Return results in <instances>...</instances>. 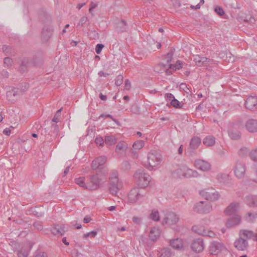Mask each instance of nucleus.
Instances as JSON below:
<instances>
[{
	"mask_svg": "<svg viewBox=\"0 0 257 257\" xmlns=\"http://www.w3.org/2000/svg\"><path fill=\"white\" fill-rule=\"evenodd\" d=\"M122 187V183L118 179L117 172L116 170H112L109 177V190L110 193L116 195Z\"/></svg>",
	"mask_w": 257,
	"mask_h": 257,
	"instance_id": "1",
	"label": "nucleus"
},
{
	"mask_svg": "<svg viewBox=\"0 0 257 257\" xmlns=\"http://www.w3.org/2000/svg\"><path fill=\"white\" fill-rule=\"evenodd\" d=\"M134 177L138 185L142 188L147 187L151 180V177L143 169L137 170Z\"/></svg>",
	"mask_w": 257,
	"mask_h": 257,
	"instance_id": "2",
	"label": "nucleus"
},
{
	"mask_svg": "<svg viewBox=\"0 0 257 257\" xmlns=\"http://www.w3.org/2000/svg\"><path fill=\"white\" fill-rule=\"evenodd\" d=\"M161 161L162 157L160 154L156 151H151L148 154L147 164L145 166L149 170H152L158 166Z\"/></svg>",
	"mask_w": 257,
	"mask_h": 257,
	"instance_id": "3",
	"label": "nucleus"
},
{
	"mask_svg": "<svg viewBox=\"0 0 257 257\" xmlns=\"http://www.w3.org/2000/svg\"><path fill=\"white\" fill-rule=\"evenodd\" d=\"M147 197V192L144 188H134L128 194L130 202L134 203L138 201H143Z\"/></svg>",
	"mask_w": 257,
	"mask_h": 257,
	"instance_id": "4",
	"label": "nucleus"
},
{
	"mask_svg": "<svg viewBox=\"0 0 257 257\" xmlns=\"http://www.w3.org/2000/svg\"><path fill=\"white\" fill-rule=\"evenodd\" d=\"M212 209V205L207 201L197 203L194 207L195 211L199 213H207Z\"/></svg>",
	"mask_w": 257,
	"mask_h": 257,
	"instance_id": "5",
	"label": "nucleus"
},
{
	"mask_svg": "<svg viewBox=\"0 0 257 257\" xmlns=\"http://www.w3.org/2000/svg\"><path fill=\"white\" fill-rule=\"evenodd\" d=\"M200 194L207 200L216 201L218 200L220 195L217 191L212 189H207L202 190Z\"/></svg>",
	"mask_w": 257,
	"mask_h": 257,
	"instance_id": "6",
	"label": "nucleus"
},
{
	"mask_svg": "<svg viewBox=\"0 0 257 257\" xmlns=\"http://www.w3.org/2000/svg\"><path fill=\"white\" fill-rule=\"evenodd\" d=\"M178 216L173 212H169L166 213L163 219L162 224L172 225L176 224L179 221Z\"/></svg>",
	"mask_w": 257,
	"mask_h": 257,
	"instance_id": "7",
	"label": "nucleus"
},
{
	"mask_svg": "<svg viewBox=\"0 0 257 257\" xmlns=\"http://www.w3.org/2000/svg\"><path fill=\"white\" fill-rule=\"evenodd\" d=\"M246 171L245 165L243 162L237 161L234 167V172L235 175L239 179L243 178Z\"/></svg>",
	"mask_w": 257,
	"mask_h": 257,
	"instance_id": "8",
	"label": "nucleus"
},
{
	"mask_svg": "<svg viewBox=\"0 0 257 257\" xmlns=\"http://www.w3.org/2000/svg\"><path fill=\"white\" fill-rule=\"evenodd\" d=\"M240 205L239 202H233L231 203L225 209L224 213L226 215H235L239 211Z\"/></svg>",
	"mask_w": 257,
	"mask_h": 257,
	"instance_id": "9",
	"label": "nucleus"
},
{
	"mask_svg": "<svg viewBox=\"0 0 257 257\" xmlns=\"http://www.w3.org/2000/svg\"><path fill=\"white\" fill-rule=\"evenodd\" d=\"M234 245L236 248L241 251L247 250L249 246L247 240L241 236H239L238 238L235 240Z\"/></svg>",
	"mask_w": 257,
	"mask_h": 257,
	"instance_id": "10",
	"label": "nucleus"
},
{
	"mask_svg": "<svg viewBox=\"0 0 257 257\" xmlns=\"http://www.w3.org/2000/svg\"><path fill=\"white\" fill-rule=\"evenodd\" d=\"M241 222V216L238 214H235L226 220L225 225L228 228H232L239 225Z\"/></svg>",
	"mask_w": 257,
	"mask_h": 257,
	"instance_id": "11",
	"label": "nucleus"
},
{
	"mask_svg": "<svg viewBox=\"0 0 257 257\" xmlns=\"http://www.w3.org/2000/svg\"><path fill=\"white\" fill-rule=\"evenodd\" d=\"M245 107L246 109L254 111L257 108V97L254 96H250L247 98Z\"/></svg>",
	"mask_w": 257,
	"mask_h": 257,
	"instance_id": "12",
	"label": "nucleus"
},
{
	"mask_svg": "<svg viewBox=\"0 0 257 257\" xmlns=\"http://www.w3.org/2000/svg\"><path fill=\"white\" fill-rule=\"evenodd\" d=\"M100 180L97 175L90 176L89 181L87 182V189L96 190L99 187Z\"/></svg>",
	"mask_w": 257,
	"mask_h": 257,
	"instance_id": "13",
	"label": "nucleus"
},
{
	"mask_svg": "<svg viewBox=\"0 0 257 257\" xmlns=\"http://www.w3.org/2000/svg\"><path fill=\"white\" fill-rule=\"evenodd\" d=\"M192 250L196 252L202 251L204 248V244L202 239L198 238L194 240L191 244Z\"/></svg>",
	"mask_w": 257,
	"mask_h": 257,
	"instance_id": "14",
	"label": "nucleus"
},
{
	"mask_svg": "<svg viewBox=\"0 0 257 257\" xmlns=\"http://www.w3.org/2000/svg\"><path fill=\"white\" fill-rule=\"evenodd\" d=\"M194 165L196 168L202 171H206L210 169V164L208 162L203 160H197L194 162Z\"/></svg>",
	"mask_w": 257,
	"mask_h": 257,
	"instance_id": "15",
	"label": "nucleus"
},
{
	"mask_svg": "<svg viewBox=\"0 0 257 257\" xmlns=\"http://www.w3.org/2000/svg\"><path fill=\"white\" fill-rule=\"evenodd\" d=\"M222 245L218 241H213L209 245V252L211 254H217L222 249Z\"/></svg>",
	"mask_w": 257,
	"mask_h": 257,
	"instance_id": "16",
	"label": "nucleus"
},
{
	"mask_svg": "<svg viewBox=\"0 0 257 257\" xmlns=\"http://www.w3.org/2000/svg\"><path fill=\"white\" fill-rule=\"evenodd\" d=\"M20 92L19 88H13L7 92V97L10 101H15L19 97Z\"/></svg>",
	"mask_w": 257,
	"mask_h": 257,
	"instance_id": "17",
	"label": "nucleus"
},
{
	"mask_svg": "<svg viewBox=\"0 0 257 257\" xmlns=\"http://www.w3.org/2000/svg\"><path fill=\"white\" fill-rule=\"evenodd\" d=\"M67 230L68 228L66 227L64 225H57L52 228L51 232L55 235L61 236L63 235Z\"/></svg>",
	"mask_w": 257,
	"mask_h": 257,
	"instance_id": "18",
	"label": "nucleus"
},
{
	"mask_svg": "<svg viewBox=\"0 0 257 257\" xmlns=\"http://www.w3.org/2000/svg\"><path fill=\"white\" fill-rule=\"evenodd\" d=\"M32 245L29 243L25 244L18 250L17 255L18 257H28Z\"/></svg>",
	"mask_w": 257,
	"mask_h": 257,
	"instance_id": "19",
	"label": "nucleus"
},
{
	"mask_svg": "<svg viewBox=\"0 0 257 257\" xmlns=\"http://www.w3.org/2000/svg\"><path fill=\"white\" fill-rule=\"evenodd\" d=\"M106 158L104 156H100L94 159L91 164V168L93 170H96L99 168V166L103 165L106 161Z\"/></svg>",
	"mask_w": 257,
	"mask_h": 257,
	"instance_id": "20",
	"label": "nucleus"
},
{
	"mask_svg": "<svg viewBox=\"0 0 257 257\" xmlns=\"http://www.w3.org/2000/svg\"><path fill=\"white\" fill-rule=\"evenodd\" d=\"M246 129L250 133H255L257 132V120L250 119L248 120L245 123Z\"/></svg>",
	"mask_w": 257,
	"mask_h": 257,
	"instance_id": "21",
	"label": "nucleus"
},
{
	"mask_svg": "<svg viewBox=\"0 0 257 257\" xmlns=\"http://www.w3.org/2000/svg\"><path fill=\"white\" fill-rule=\"evenodd\" d=\"M53 29L50 27H44L42 31V39L43 41L47 42L51 37Z\"/></svg>",
	"mask_w": 257,
	"mask_h": 257,
	"instance_id": "22",
	"label": "nucleus"
},
{
	"mask_svg": "<svg viewBox=\"0 0 257 257\" xmlns=\"http://www.w3.org/2000/svg\"><path fill=\"white\" fill-rule=\"evenodd\" d=\"M239 236H241L243 238L252 239L254 240V233L251 230L247 229H241L239 231Z\"/></svg>",
	"mask_w": 257,
	"mask_h": 257,
	"instance_id": "23",
	"label": "nucleus"
},
{
	"mask_svg": "<svg viewBox=\"0 0 257 257\" xmlns=\"http://www.w3.org/2000/svg\"><path fill=\"white\" fill-rule=\"evenodd\" d=\"M156 69H158V72L162 73L163 71L165 72L167 75H170L172 74V70L169 67V65L164 64V63H160L156 67Z\"/></svg>",
	"mask_w": 257,
	"mask_h": 257,
	"instance_id": "24",
	"label": "nucleus"
},
{
	"mask_svg": "<svg viewBox=\"0 0 257 257\" xmlns=\"http://www.w3.org/2000/svg\"><path fill=\"white\" fill-rule=\"evenodd\" d=\"M199 176L198 173L192 169H191L186 166H184V177L190 178L192 177H197Z\"/></svg>",
	"mask_w": 257,
	"mask_h": 257,
	"instance_id": "25",
	"label": "nucleus"
},
{
	"mask_svg": "<svg viewBox=\"0 0 257 257\" xmlns=\"http://www.w3.org/2000/svg\"><path fill=\"white\" fill-rule=\"evenodd\" d=\"M245 202L247 205L251 207L257 206V195H248L245 197Z\"/></svg>",
	"mask_w": 257,
	"mask_h": 257,
	"instance_id": "26",
	"label": "nucleus"
},
{
	"mask_svg": "<svg viewBox=\"0 0 257 257\" xmlns=\"http://www.w3.org/2000/svg\"><path fill=\"white\" fill-rule=\"evenodd\" d=\"M170 245L176 249L180 250L183 248V241L180 238H176L170 241Z\"/></svg>",
	"mask_w": 257,
	"mask_h": 257,
	"instance_id": "27",
	"label": "nucleus"
},
{
	"mask_svg": "<svg viewBox=\"0 0 257 257\" xmlns=\"http://www.w3.org/2000/svg\"><path fill=\"white\" fill-rule=\"evenodd\" d=\"M228 135L232 140L239 139L241 137V134L236 128L231 127L228 130Z\"/></svg>",
	"mask_w": 257,
	"mask_h": 257,
	"instance_id": "28",
	"label": "nucleus"
},
{
	"mask_svg": "<svg viewBox=\"0 0 257 257\" xmlns=\"http://www.w3.org/2000/svg\"><path fill=\"white\" fill-rule=\"evenodd\" d=\"M201 144V140L199 137H194L191 139L190 144H189V149L191 150H196L198 147L200 146Z\"/></svg>",
	"mask_w": 257,
	"mask_h": 257,
	"instance_id": "29",
	"label": "nucleus"
},
{
	"mask_svg": "<svg viewBox=\"0 0 257 257\" xmlns=\"http://www.w3.org/2000/svg\"><path fill=\"white\" fill-rule=\"evenodd\" d=\"M184 166H182L172 172V176L174 178L184 177Z\"/></svg>",
	"mask_w": 257,
	"mask_h": 257,
	"instance_id": "30",
	"label": "nucleus"
},
{
	"mask_svg": "<svg viewBox=\"0 0 257 257\" xmlns=\"http://www.w3.org/2000/svg\"><path fill=\"white\" fill-rule=\"evenodd\" d=\"M160 235V230L158 227H153L150 232V238L151 240L154 241L157 240Z\"/></svg>",
	"mask_w": 257,
	"mask_h": 257,
	"instance_id": "31",
	"label": "nucleus"
},
{
	"mask_svg": "<svg viewBox=\"0 0 257 257\" xmlns=\"http://www.w3.org/2000/svg\"><path fill=\"white\" fill-rule=\"evenodd\" d=\"M203 143L207 147L213 146L215 143V138L212 136H207L204 139Z\"/></svg>",
	"mask_w": 257,
	"mask_h": 257,
	"instance_id": "32",
	"label": "nucleus"
},
{
	"mask_svg": "<svg viewBox=\"0 0 257 257\" xmlns=\"http://www.w3.org/2000/svg\"><path fill=\"white\" fill-rule=\"evenodd\" d=\"M127 148V144L124 142H119L116 146L115 151L117 153H121Z\"/></svg>",
	"mask_w": 257,
	"mask_h": 257,
	"instance_id": "33",
	"label": "nucleus"
},
{
	"mask_svg": "<svg viewBox=\"0 0 257 257\" xmlns=\"http://www.w3.org/2000/svg\"><path fill=\"white\" fill-rule=\"evenodd\" d=\"M256 218L257 213L254 212H249L244 217L245 220L248 222H253Z\"/></svg>",
	"mask_w": 257,
	"mask_h": 257,
	"instance_id": "34",
	"label": "nucleus"
},
{
	"mask_svg": "<svg viewBox=\"0 0 257 257\" xmlns=\"http://www.w3.org/2000/svg\"><path fill=\"white\" fill-rule=\"evenodd\" d=\"M174 50H175L174 49H171L167 54L164 56V61L165 62H163L164 64H167V65L170 64V63L173 59Z\"/></svg>",
	"mask_w": 257,
	"mask_h": 257,
	"instance_id": "35",
	"label": "nucleus"
},
{
	"mask_svg": "<svg viewBox=\"0 0 257 257\" xmlns=\"http://www.w3.org/2000/svg\"><path fill=\"white\" fill-rule=\"evenodd\" d=\"M209 59L206 57H202L199 55H195L194 57L193 61L196 65L201 66L202 64L208 61Z\"/></svg>",
	"mask_w": 257,
	"mask_h": 257,
	"instance_id": "36",
	"label": "nucleus"
},
{
	"mask_svg": "<svg viewBox=\"0 0 257 257\" xmlns=\"http://www.w3.org/2000/svg\"><path fill=\"white\" fill-rule=\"evenodd\" d=\"M127 26L124 20H121L118 23L117 26V30L120 32H125L127 30Z\"/></svg>",
	"mask_w": 257,
	"mask_h": 257,
	"instance_id": "37",
	"label": "nucleus"
},
{
	"mask_svg": "<svg viewBox=\"0 0 257 257\" xmlns=\"http://www.w3.org/2000/svg\"><path fill=\"white\" fill-rule=\"evenodd\" d=\"M75 183L79 186L83 187L84 189H87V183H85V178L83 177L76 178L75 179Z\"/></svg>",
	"mask_w": 257,
	"mask_h": 257,
	"instance_id": "38",
	"label": "nucleus"
},
{
	"mask_svg": "<svg viewBox=\"0 0 257 257\" xmlns=\"http://www.w3.org/2000/svg\"><path fill=\"white\" fill-rule=\"evenodd\" d=\"M104 142L106 144L111 146L116 143V140L115 137L112 136H106L104 139Z\"/></svg>",
	"mask_w": 257,
	"mask_h": 257,
	"instance_id": "39",
	"label": "nucleus"
},
{
	"mask_svg": "<svg viewBox=\"0 0 257 257\" xmlns=\"http://www.w3.org/2000/svg\"><path fill=\"white\" fill-rule=\"evenodd\" d=\"M183 63L180 60H177L175 65L169 64V67L171 69H172L173 71H175L177 69H180L183 68Z\"/></svg>",
	"mask_w": 257,
	"mask_h": 257,
	"instance_id": "40",
	"label": "nucleus"
},
{
	"mask_svg": "<svg viewBox=\"0 0 257 257\" xmlns=\"http://www.w3.org/2000/svg\"><path fill=\"white\" fill-rule=\"evenodd\" d=\"M150 218L155 221H158L160 219V215L158 210L153 209L150 215Z\"/></svg>",
	"mask_w": 257,
	"mask_h": 257,
	"instance_id": "41",
	"label": "nucleus"
},
{
	"mask_svg": "<svg viewBox=\"0 0 257 257\" xmlns=\"http://www.w3.org/2000/svg\"><path fill=\"white\" fill-rule=\"evenodd\" d=\"M160 254L159 257H171V252L169 248H164L159 252Z\"/></svg>",
	"mask_w": 257,
	"mask_h": 257,
	"instance_id": "42",
	"label": "nucleus"
},
{
	"mask_svg": "<svg viewBox=\"0 0 257 257\" xmlns=\"http://www.w3.org/2000/svg\"><path fill=\"white\" fill-rule=\"evenodd\" d=\"M204 228L205 227L202 225H197L193 226L192 229L194 232L200 235L204 229Z\"/></svg>",
	"mask_w": 257,
	"mask_h": 257,
	"instance_id": "43",
	"label": "nucleus"
},
{
	"mask_svg": "<svg viewBox=\"0 0 257 257\" xmlns=\"http://www.w3.org/2000/svg\"><path fill=\"white\" fill-rule=\"evenodd\" d=\"M144 146V142L143 141H138L133 144V148L136 150H140Z\"/></svg>",
	"mask_w": 257,
	"mask_h": 257,
	"instance_id": "44",
	"label": "nucleus"
},
{
	"mask_svg": "<svg viewBox=\"0 0 257 257\" xmlns=\"http://www.w3.org/2000/svg\"><path fill=\"white\" fill-rule=\"evenodd\" d=\"M171 105L173 107L177 108H180L182 107V105L181 104V103L175 98L174 99H172V101L171 102Z\"/></svg>",
	"mask_w": 257,
	"mask_h": 257,
	"instance_id": "45",
	"label": "nucleus"
},
{
	"mask_svg": "<svg viewBox=\"0 0 257 257\" xmlns=\"http://www.w3.org/2000/svg\"><path fill=\"white\" fill-rule=\"evenodd\" d=\"M121 168L124 171H127L131 169V165L130 163L126 161H123L121 165Z\"/></svg>",
	"mask_w": 257,
	"mask_h": 257,
	"instance_id": "46",
	"label": "nucleus"
},
{
	"mask_svg": "<svg viewBox=\"0 0 257 257\" xmlns=\"http://www.w3.org/2000/svg\"><path fill=\"white\" fill-rule=\"evenodd\" d=\"M61 110L62 108H60V109L57 111L53 118L52 119V121L55 122H58L59 121V117L61 115Z\"/></svg>",
	"mask_w": 257,
	"mask_h": 257,
	"instance_id": "47",
	"label": "nucleus"
},
{
	"mask_svg": "<svg viewBox=\"0 0 257 257\" xmlns=\"http://www.w3.org/2000/svg\"><path fill=\"white\" fill-rule=\"evenodd\" d=\"M180 88L182 90L184 91L186 93L189 94L191 93V91L189 88L188 87V86L186 83H182L180 85Z\"/></svg>",
	"mask_w": 257,
	"mask_h": 257,
	"instance_id": "48",
	"label": "nucleus"
},
{
	"mask_svg": "<svg viewBox=\"0 0 257 257\" xmlns=\"http://www.w3.org/2000/svg\"><path fill=\"white\" fill-rule=\"evenodd\" d=\"M250 157L254 161H257V149L252 150L249 154Z\"/></svg>",
	"mask_w": 257,
	"mask_h": 257,
	"instance_id": "49",
	"label": "nucleus"
},
{
	"mask_svg": "<svg viewBox=\"0 0 257 257\" xmlns=\"http://www.w3.org/2000/svg\"><path fill=\"white\" fill-rule=\"evenodd\" d=\"M123 77L121 75H118L116 79L115 84L116 86H120L122 84Z\"/></svg>",
	"mask_w": 257,
	"mask_h": 257,
	"instance_id": "50",
	"label": "nucleus"
},
{
	"mask_svg": "<svg viewBox=\"0 0 257 257\" xmlns=\"http://www.w3.org/2000/svg\"><path fill=\"white\" fill-rule=\"evenodd\" d=\"M214 11L220 16H223L224 15V11L220 7H216Z\"/></svg>",
	"mask_w": 257,
	"mask_h": 257,
	"instance_id": "51",
	"label": "nucleus"
},
{
	"mask_svg": "<svg viewBox=\"0 0 257 257\" xmlns=\"http://www.w3.org/2000/svg\"><path fill=\"white\" fill-rule=\"evenodd\" d=\"M3 52L6 54V55H9L11 54L12 53V48L9 46H7L6 45H4L2 48Z\"/></svg>",
	"mask_w": 257,
	"mask_h": 257,
	"instance_id": "52",
	"label": "nucleus"
},
{
	"mask_svg": "<svg viewBox=\"0 0 257 257\" xmlns=\"http://www.w3.org/2000/svg\"><path fill=\"white\" fill-rule=\"evenodd\" d=\"M95 143L99 146H102L104 143V141L101 137H97L95 140Z\"/></svg>",
	"mask_w": 257,
	"mask_h": 257,
	"instance_id": "53",
	"label": "nucleus"
},
{
	"mask_svg": "<svg viewBox=\"0 0 257 257\" xmlns=\"http://www.w3.org/2000/svg\"><path fill=\"white\" fill-rule=\"evenodd\" d=\"M12 60L9 57H6L4 60V63L5 65L7 67L11 66L12 65Z\"/></svg>",
	"mask_w": 257,
	"mask_h": 257,
	"instance_id": "54",
	"label": "nucleus"
},
{
	"mask_svg": "<svg viewBox=\"0 0 257 257\" xmlns=\"http://www.w3.org/2000/svg\"><path fill=\"white\" fill-rule=\"evenodd\" d=\"M96 234H97V231L93 230L90 232L84 234L83 237L84 238H86L89 236H91V237H94L96 235Z\"/></svg>",
	"mask_w": 257,
	"mask_h": 257,
	"instance_id": "55",
	"label": "nucleus"
},
{
	"mask_svg": "<svg viewBox=\"0 0 257 257\" xmlns=\"http://www.w3.org/2000/svg\"><path fill=\"white\" fill-rule=\"evenodd\" d=\"M131 111L136 114L140 113V108L137 105H133L131 108Z\"/></svg>",
	"mask_w": 257,
	"mask_h": 257,
	"instance_id": "56",
	"label": "nucleus"
},
{
	"mask_svg": "<svg viewBox=\"0 0 257 257\" xmlns=\"http://www.w3.org/2000/svg\"><path fill=\"white\" fill-rule=\"evenodd\" d=\"M34 257H48V256L45 252L37 251L35 252Z\"/></svg>",
	"mask_w": 257,
	"mask_h": 257,
	"instance_id": "57",
	"label": "nucleus"
},
{
	"mask_svg": "<svg viewBox=\"0 0 257 257\" xmlns=\"http://www.w3.org/2000/svg\"><path fill=\"white\" fill-rule=\"evenodd\" d=\"M104 47L103 45L101 44H98L95 47V52L97 54L100 53L102 51V48Z\"/></svg>",
	"mask_w": 257,
	"mask_h": 257,
	"instance_id": "58",
	"label": "nucleus"
},
{
	"mask_svg": "<svg viewBox=\"0 0 257 257\" xmlns=\"http://www.w3.org/2000/svg\"><path fill=\"white\" fill-rule=\"evenodd\" d=\"M226 177L225 174H218L217 176V179L220 182H223Z\"/></svg>",
	"mask_w": 257,
	"mask_h": 257,
	"instance_id": "59",
	"label": "nucleus"
},
{
	"mask_svg": "<svg viewBox=\"0 0 257 257\" xmlns=\"http://www.w3.org/2000/svg\"><path fill=\"white\" fill-rule=\"evenodd\" d=\"M33 226L34 227L39 230H41L43 228V226H42V224L41 222H35L34 224H33Z\"/></svg>",
	"mask_w": 257,
	"mask_h": 257,
	"instance_id": "60",
	"label": "nucleus"
},
{
	"mask_svg": "<svg viewBox=\"0 0 257 257\" xmlns=\"http://www.w3.org/2000/svg\"><path fill=\"white\" fill-rule=\"evenodd\" d=\"M165 98L171 102L172 99H174L175 98L172 93H167L165 94Z\"/></svg>",
	"mask_w": 257,
	"mask_h": 257,
	"instance_id": "61",
	"label": "nucleus"
},
{
	"mask_svg": "<svg viewBox=\"0 0 257 257\" xmlns=\"http://www.w3.org/2000/svg\"><path fill=\"white\" fill-rule=\"evenodd\" d=\"M88 21L87 17L85 16L82 17L79 22L78 25L82 26Z\"/></svg>",
	"mask_w": 257,
	"mask_h": 257,
	"instance_id": "62",
	"label": "nucleus"
},
{
	"mask_svg": "<svg viewBox=\"0 0 257 257\" xmlns=\"http://www.w3.org/2000/svg\"><path fill=\"white\" fill-rule=\"evenodd\" d=\"M133 221L134 223L139 224L142 222V218L137 216H134L133 218Z\"/></svg>",
	"mask_w": 257,
	"mask_h": 257,
	"instance_id": "63",
	"label": "nucleus"
},
{
	"mask_svg": "<svg viewBox=\"0 0 257 257\" xmlns=\"http://www.w3.org/2000/svg\"><path fill=\"white\" fill-rule=\"evenodd\" d=\"M131 84L130 81L128 79L125 80L124 83V89L126 90H128L131 88Z\"/></svg>",
	"mask_w": 257,
	"mask_h": 257,
	"instance_id": "64",
	"label": "nucleus"
}]
</instances>
